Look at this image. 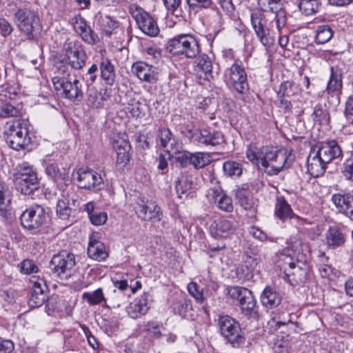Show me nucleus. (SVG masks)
I'll return each mask as SVG.
<instances>
[{"label": "nucleus", "instance_id": "f257e3e1", "mask_svg": "<svg viewBox=\"0 0 353 353\" xmlns=\"http://www.w3.org/2000/svg\"><path fill=\"white\" fill-rule=\"evenodd\" d=\"M62 52L63 57L57 58L54 64L59 74L69 75L70 68L79 70L85 66L87 55L83 46L79 41L66 40Z\"/></svg>", "mask_w": 353, "mask_h": 353}, {"label": "nucleus", "instance_id": "f03ea898", "mask_svg": "<svg viewBox=\"0 0 353 353\" xmlns=\"http://www.w3.org/2000/svg\"><path fill=\"white\" fill-rule=\"evenodd\" d=\"M6 143L13 150H25L30 143L29 123L25 119H16L7 122L4 130Z\"/></svg>", "mask_w": 353, "mask_h": 353}, {"label": "nucleus", "instance_id": "7ed1b4c3", "mask_svg": "<svg viewBox=\"0 0 353 353\" xmlns=\"http://www.w3.org/2000/svg\"><path fill=\"white\" fill-rule=\"evenodd\" d=\"M165 48L172 55H183L193 59L200 52L197 40L191 34H180L168 40Z\"/></svg>", "mask_w": 353, "mask_h": 353}, {"label": "nucleus", "instance_id": "20e7f679", "mask_svg": "<svg viewBox=\"0 0 353 353\" xmlns=\"http://www.w3.org/2000/svg\"><path fill=\"white\" fill-rule=\"evenodd\" d=\"M14 16L19 29L28 39L32 40L37 37L40 30V21L34 10L28 8H19Z\"/></svg>", "mask_w": 353, "mask_h": 353}, {"label": "nucleus", "instance_id": "39448f33", "mask_svg": "<svg viewBox=\"0 0 353 353\" xmlns=\"http://www.w3.org/2000/svg\"><path fill=\"white\" fill-rule=\"evenodd\" d=\"M14 178L17 188L23 194L29 195L39 188L37 173L27 162L19 165Z\"/></svg>", "mask_w": 353, "mask_h": 353}, {"label": "nucleus", "instance_id": "423d86ee", "mask_svg": "<svg viewBox=\"0 0 353 353\" xmlns=\"http://www.w3.org/2000/svg\"><path fill=\"white\" fill-rule=\"evenodd\" d=\"M290 241L287 249L279 256L277 261V266L283 270L285 280H289L292 269L296 270L294 256L296 255L297 259L300 258L302 245L301 240L296 237H291Z\"/></svg>", "mask_w": 353, "mask_h": 353}, {"label": "nucleus", "instance_id": "0eeeda50", "mask_svg": "<svg viewBox=\"0 0 353 353\" xmlns=\"http://www.w3.org/2000/svg\"><path fill=\"white\" fill-rule=\"evenodd\" d=\"M76 261L72 253L60 252L53 256L50 261V268L53 274L61 279H68L75 272Z\"/></svg>", "mask_w": 353, "mask_h": 353}, {"label": "nucleus", "instance_id": "6e6552de", "mask_svg": "<svg viewBox=\"0 0 353 353\" xmlns=\"http://www.w3.org/2000/svg\"><path fill=\"white\" fill-rule=\"evenodd\" d=\"M228 293L232 299L239 301L243 314L254 318L257 316L256 300L250 290L239 286H230L228 288Z\"/></svg>", "mask_w": 353, "mask_h": 353}, {"label": "nucleus", "instance_id": "1a4fd4ad", "mask_svg": "<svg viewBox=\"0 0 353 353\" xmlns=\"http://www.w3.org/2000/svg\"><path fill=\"white\" fill-rule=\"evenodd\" d=\"M219 326L221 335L234 347H239L244 343L239 323L229 316L219 319Z\"/></svg>", "mask_w": 353, "mask_h": 353}, {"label": "nucleus", "instance_id": "9d476101", "mask_svg": "<svg viewBox=\"0 0 353 353\" xmlns=\"http://www.w3.org/2000/svg\"><path fill=\"white\" fill-rule=\"evenodd\" d=\"M128 10L143 33L150 37H155L159 34L157 23L148 12L137 4L130 5Z\"/></svg>", "mask_w": 353, "mask_h": 353}, {"label": "nucleus", "instance_id": "9b49d317", "mask_svg": "<svg viewBox=\"0 0 353 353\" xmlns=\"http://www.w3.org/2000/svg\"><path fill=\"white\" fill-rule=\"evenodd\" d=\"M55 90H62L65 98L72 101H81L83 98L82 83L75 79L73 81L55 76L52 78Z\"/></svg>", "mask_w": 353, "mask_h": 353}, {"label": "nucleus", "instance_id": "f8f14e48", "mask_svg": "<svg viewBox=\"0 0 353 353\" xmlns=\"http://www.w3.org/2000/svg\"><path fill=\"white\" fill-rule=\"evenodd\" d=\"M135 213L138 218L146 221H160L163 212L156 202L139 197L136 201Z\"/></svg>", "mask_w": 353, "mask_h": 353}, {"label": "nucleus", "instance_id": "ddd939ff", "mask_svg": "<svg viewBox=\"0 0 353 353\" xmlns=\"http://www.w3.org/2000/svg\"><path fill=\"white\" fill-rule=\"evenodd\" d=\"M20 219L23 228L35 230L39 229L46 222L48 214L42 206L35 205L25 210Z\"/></svg>", "mask_w": 353, "mask_h": 353}, {"label": "nucleus", "instance_id": "4468645a", "mask_svg": "<svg viewBox=\"0 0 353 353\" xmlns=\"http://www.w3.org/2000/svg\"><path fill=\"white\" fill-rule=\"evenodd\" d=\"M288 159L286 151L273 146L266 147V174H278L288 164Z\"/></svg>", "mask_w": 353, "mask_h": 353}, {"label": "nucleus", "instance_id": "2eb2a0df", "mask_svg": "<svg viewBox=\"0 0 353 353\" xmlns=\"http://www.w3.org/2000/svg\"><path fill=\"white\" fill-rule=\"evenodd\" d=\"M77 180L81 188L97 190L101 189L103 185L101 174L91 168H80L77 170Z\"/></svg>", "mask_w": 353, "mask_h": 353}, {"label": "nucleus", "instance_id": "dca6fc26", "mask_svg": "<svg viewBox=\"0 0 353 353\" xmlns=\"http://www.w3.org/2000/svg\"><path fill=\"white\" fill-rule=\"evenodd\" d=\"M238 228V222L232 216H221L214 219L210 225V233L214 238L226 237Z\"/></svg>", "mask_w": 353, "mask_h": 353}, {"label": "nucleus", "instance_id": "f3484780", "mask_svg": "<svg viewBox=\"0 0 353 353\" xmlns=\"http://www.w3.org/2000/svg\"><path fill=\"white\" fill-rule=\"evenodd\" d=\"M32 291L29 299V305L32 307L41 306L47 299L48 286L46 280L39 276H32L30 279Z\"/></svg>", "mask_w": 353, "mask_h": 353}, {"label": "nucleus", "instance_id": "a211bd4d", "mask_svg": "<svg viewBox=\"0 0 353 353\" xmlns=\"http://www.w3.org/2000/svg\"><path fill=\"white\" fill-rule=\"evenodd\" d=\"M330 77L324 93L327 95V101L336 105L340 103V96L342 92V74L335 71L333 67L330 68Z\"/></svg>", "mask_w": 353, "mask_h": 353}, {"label": "nucleus", "instance_id": "6ab92c4d", "mask_svg": "<svg viewBox=\"0 0 353 353\" xmlns=\"http://www.w3.org/2000/svg\"><path fill=\"white\" fill-rule=\"evenodd\" d=\"M151 295L148 292H143L135 298L126 307V312L129 317L133 319L141 318L145 315L150 307Z\"/></svg>", "mask_w": 353, "mask_h": 353}, {"label": "nucleus", "instance_id": "aec40b11", "mask_svg": "<svg viewBox=\"0 0 353 353\" xmlns=\"http://www.w3.org/2000/svg\"><path fill=\"white\" fill-rule=\"evenodd\" d=\"M193 141L199 146H216L224 142L222 132L208 130H196L192 135Z\"/></svg>", "mask_w": 353, "mask_h": 353}, {"label": "nucleus", "instance_id": "412c9836", "mask_svg": "<svg viewBox=\"0 0 353 353\" xmlns=\"http://www.w3.org/2000/svg\"><path fill=\"white\" fill-rule=\"evenodd\" d=\"M228 76L232 85L239 93L243 94L248 89L246 72L238 61L231 65Z\"/></svg>", "mask_w": 353, "mask_h": 353}, {"label": "nucleus", "instance_id": "4be33fe9", "mask_svg": "<svg viewBox=\"0 0 353 353\" xmlns=\"http://www.w3.org/2000/svg\"><path fill=\"white\" fill-rule=\"evenodd\" d=\"M72 25L74 31L87 43L93 45L99 42L98 35L94 32L81 15H76L73 17Z\"/></svg>", "mask_w": 353, "mask_h": 353}, {"label": "nucleus", "instance_id": "5701e85b", "mask_svg": "<svg viewBox=\"0 0 353 353\" xmlns=\"http://www.w3.org/2000/svg\"><path fill=\"white\" fill-rule=\"evenodd\" d=\"M313 148H316V152L327 163L342 156L341 148L335 140L322 142Z\"/></svg>", "mask_w": 353, "mask_h": 353}, {"label": "nucleus", "instance_id": "b1692460", "mask_svg": "<svg viewBox=\"0 0 353 353\" xmlns=\"http://www.w3.org/2000/svg\"><path fill=\"white\" fill-rule=\"evenodd\" d=\"M268 9H266L267 20L270 23L275 21L276 28L280 29L286 23V12L282 8L281 0H266Z\"/></svg>", "mask_w": 353, "mask_h": 353}, {"label": "nucleus", "instance_id": "393cba45", "mask_svg": "<svg viewBox=\"0 0 353 353\" xmlns=\"http://www.w3.org/2000/svg\"><path fill=\"white\" fill-rule=\"evenodd\" d=\"M74 196L73 191H67L61 194L56 208L57 214L60 219L66 220L71 215L72 207L76 206L77 199Z\"/></svg>", "mask_w": 353, "mask_h": 353}, {"label": "nucleus", "instance_id": "a878e982", "mask_svg": "<svg viewBox=\"0 0 353 353\" xmlns=\"http://www.w3.org/2000/svg\"><path fill=\"white\" fill-rule=\"evenodd\" d=\"M132 72L141 81L154 83L157 81L155 68L143 61H137L132 65Z\"/></svg>", "mask_w": 353, "mask_h": 353}, {"label": "nucleus", "instance_id": "bb28decb", "mask_svg": "<svg viewBox=\"0 0 353 353\" xmlns=\"http://www.w3.org/2000/svg\"><path fill=\"white\" fill-rule=\"evenodd\" d=\"M307 171L313 177L322 176L326 170L327 162L316 151V148H312L307 157Z\"/></svg>", "mask_w": 353, "mask_h": 353}, {"label": "nucleus", "instance_id": "cd10ccee", "mask_svg": "<svg viewBox=\"0 0 353 353\" xmlns=\"http://www.w3.org/2000/svg\"><path fill=\"white\" fill-rule=\"evenodd\" d=\"M246 157L258 169L265 168L264 146L256 143L249 145L246 150Z\"/></svg>", "mask_w": 353, "mask_h": 353}, {"label": "nucleus", "instance_id": "c85d7f7f", "mask_svg": "<svg viewBox=\"0 0 353 353\" xmlns=\"http://www.w3.org/2000/svg\"><path fill=\"white\" fill-rule=\"evenodd\" d=\"M101 79L108 85H113L116 80V71L111 60L107 57H101L99 62Z\"/></svg>", "mask_w": 353, "mask_h": 353}, {"label": "nucleus", "instance_id": "c756f323", "mask_svg": "<svg viewBox=\"0 0 353 353\" xmlns=\"http://www.w3.org/2000/svg\"><path fill=\"white\" fill-rule=\"evenodd\" d=\"M172 312L183 319H191L193 317V308L192 301L186 298H182L173 303Z\"/></svg>", "mask_w": 353, "mask_h": 353}, {"label": "nucleus", "instance_id": "7c9ffc66", "mask_svg": "<svg viewBox=\"0 0 353 353\" xmlns=\"http://www.w3.org/2000/svg\"><path fill=\"white\" fill-rule=\"evenodd\" d=\"M161 145L167 153H170L173 149L180 146L181 143L176 141L172 136L168 128H161L158 134Z\"/></svg>", "mask_w": 353, "mask_h": 353}, {"label": "nucleus", "instance_id": "2f4dec72", "mask_svg": "<svg viewBox=\"0 0 353 353\" xmlns=\"http://www.w3.org/2000/svg\"><path fill=\"white\" fill-rule=\"evenodd\" d=\"M113 147L117 152V163L126 165L130 161L129 151L131 146L129 142L124 139L117 140Z\"/></svg>", "mask_w": 353, "mask_h": 353}, {"label": "nucleus", "instance_id": "473e14b6", "mask_svg": "<svg viewBox=\"0 0 353 353\" xmlns=\"http://www.w3.org/2000/svg\"><path fill=\"white\" fill-rule=\"evenodd\" d=\"M88 256L96 261H103L108 257L104 244L96 239H90L88 247Z\"/></svg>", "mask_w": 353, "mask_h": 353}, {"label": "nucleus", "instance_id": "72a5a7b5", "mask_svg": "<svg viewBox=\"0 0 353 353\" xmlns=\"http://www.w3.org/2000/svg\"><path fill=\"white\" fill-rule=\"evenodd\" d=\"M264 12L263 10H256L252 14L251 21L252 27L256 32V36L263 45H265L263 41L265 38V19Z\"/></svg>", "mask_w": 353, "mask_h": 353}, {"label": "nucleus", "instance_id": "f704fd0d", "mask_svg": "<svg viewBox=\"0 0 353 353\" xmlns=\"http://www.w3.org/2000/svg\"><path fill=\"white\" fill-rule=\"evenodd\" d=\"M195 70L203 73V79L210 81L212 76L211 59L205 54L200 55L195 61Z\"/></svg>", "mask_w": 353, "mask_h": 353}, {"label": "nucleus", "instance_id": "c9c22d12", "mask_svg": "<svg viewBox=\"0 0 353 353\" xmlns=\"http://www.w3.org/2000/svg\"><path fill=\"white\" fill-rule=\"evenodd\" d=\"M326 244L332 248L342 246L345 243V236L338 227H330L325 234Z\"/></svg>", "mask_w": 353, "mask_h": 353}, {"label": "nucleus", "instance_id": "e433bc0d", "mask_svg": "<svg viewBox=\"0 0 353 353\" xmlns=\"http://www.w3.org/2000/svg\"><path fill=\"white\" fill-rule=\"evenodd\" d=\"M46 173L58 185H61L64 184L67 185L70 182L68 176L61 173L57 165L55 163L48 164L46 168Z\"/></svg>", "mask_w": 353, "mask_h": 353}, {"label": "nucleus", "instance_id": "4c0bfd02", "mask_svg": "<svg viewBox=\"0 0 353 353\" xmlns=\"http://www.w3.org/2000/svg\"><path fill=\"white\" fill-rule=\"evenodd\" d=\"M292 214V210L284 197H278L275 206L276 216L284 221L288 219H290Z\"/></svg>", "mask_w": 353, "mask_h": 353}, {"label": "nucleus", "instance_id": "58836bf2", "mask_svg": "<svg viewBox=\"0 0 353 353\" xmlns=\"http://www.w3.org/2000/svg\"><path fill=\"white\" fill-rule=\"evenodd\" d=\"M97 25L100 30L105 33L106 35H111L112 31L118 27V22L109 16H103L98 14L96 17Z\"/></svg>", "mask_w": 353, "mask_h": 353}, {"label": "nucleus", "instance_id": "ea45409f", "mask_svg": "<svg viewBox=\"0 0 353 353\" xmlns=\"http://www.w3.org/2000/svg\"><path fill=\"white\" fill-rule=\"evenodd\" d=\"M353 200V195L350 194H334L332 201L338 211L344 214L349 205Z\"/></svg>", "mask_w": 353, "mask_h": 353}, {"label": "nucleus", "instance_id": "a19ab883", "mask_svg": "<svg viewBox=\"0 0 353 353\" xmlns=\"http://www.w3.org/2000/svg\"><path fill=\"white\" fill-rule=\"evenodd\" d=\"M306 261L305 256L301 254L300 258L296 260V270L292 269L290 270V275L296 276V281L302 282L305 279L307 273Z\"/></svg>", "mask_w": 353, "mask_h": 353}, {"label": "nucleus", "instance_id": "79ce46f5", "mask_svg": "<svg viewBox=\"0 0 353 353\" xmlns=\"http://www.w3.org/2000/svg\"><path fill=\"white\" fill-rule=\"evenodd\" d=\"M82 299L90 305L106 303L107 299L105 297L102 288H99L93 292H86L82 295Z\"/></svg>", "mask_w": 353, "mask_h": 353}, {"label": "nucleus", "instance_id": "37998d69", "mask_svg": "<svg viewBox=\"0 0 353 353\" xmlns=\"http://www.w3.org/2000/svg\"><path fill=\"white\" fill-rule=\"evenodd\" d=\"M181 143L180 146L173 149V151L168 153L169 157H172L176 163H179L181 167H186L190 164L191 153L187 151H181Z\"/></svg>", "mask_w": 353, "mask_h": 353}, {"label": "nucleus", "instance_id": "c03bdc74", "mask_svg": "<svg viewBox=\"0 0 353 353\" xmlns=\"http://www.w3.org/2000/svg\"><path fill=\"white\" fill-rule=\"evenodd\" d=\"M333 37V31L330 26L321 25L316 30L315 41L317 44H324Z\"/></svg>", "mask_w": 353, "mask_h": 353}, {"label": "nucleus", "instance_id": "a18cd8bd", "mask_svg": "<svg viewBox=\"0 0 353 353\" xmlns=\"http://www.w3.org/2000/svg\"><path fill=\"white\" fill-rule=\"evenodd\" d=\"M10 196L7 185L0 181V214L2 216L6 215V212L10 203Z\"/></svg>", "mask_w": 353, "mask_h": 353}, {"label": "nucleus", "instance_id": "49530a36", "mask_svg": "<svg viewBox=\"0 0 353 353\" xmlns=\"http://www.w3.org/2000/svg\"><path fill=\"white\" fill-rule=\"evenodd\" d=\"M193 181L190 175L181 174L176 182L175 188L179 194H185L192 188Z\"/></svg>", "mask_w": 353, "mask_h": 353}, {"label": "nucleus", "instance_id": "de8ad7c7", "mask_svg": "<svg viewBox=\"0 0 353 353\" xmlns=\"http://www.w3.org/2000/svg\"><path fill=\"white\" fill-rule=\"evenodd\" d=\"M299 9L305 15H312L318 12L321 6L320 0L299 1Z\"/></svg>", "mask_w": 353, "mask_h": 353}, {"label": "nucleus", "instance_id": "09e8293b", "mask_svg": "<svg viewBox=\"0 0 353 353\" xmlns=\"http://www.w3.org/2000/svg\"><path fill=\"white\" fill-rule=\"evenodd\" d=\"M312 118L314 122L319 124H327L330 121V114L328 111L324 108L321 104L315 105L312 113Z\"/></svg>", "mask_w": 353, "mask_h": 353}, {"label": "nucleus", "instance_id": "8fccbe9b", "mask_svg": "<svg viewBox=\"0 0 353 353\" xmlns=\"http://www.w3.org/2000/svg\"><path fill=\"white\" fill-rule=\"evenodd\" d=\"M228 195L223 190L219 185L210 188L208 191V196L213 201L218 208L223 201V199Z\"/></svg>", "mask_w": 353, "mask_h": 353}, {"label": "nucleus", "instance_id": "3c124183", "mask_svg": "<svg viewBox=\"0 0 353 353\" xmlns=\"http://www.w3.org/2000/svg\"><path fill=\"white\" fill-rule=\"evenodd\" d=\"M236 199L245 210H250L252 208L250 193L248 190L244 188L238 189L236 192Z\"/></svg>", "mask_w": 353, "mask_h": 353}, {"label": "nucleus", "instance_id": "603ef678", "mask_svg": "<svg viewBox=\"0 0 353 353\" xmlns=\"http://www.w3.org/2000/svg\"><path fill=\"white\" fill-rule=\"evenodd\" d=\"M299 88L292 81H285L281 84L278 94L281 97H290L298 94Z\"/></svg>", "mask_w": 353, "mask_h": 353}, {"label": "nucleus", "instance_id": "864d4df0", "mask_svg": "<svg viewBox=\"0 0 353 353\" xmlns=\"http://www.w3.org/2000/svg\"><path fill=\"white\" fill-rule=\"evenodd\" d=\"M190 164L196 168H202L210 163V156L204 152L191 153Z\"/></svg>", "mask_w": 353, "mask_h": 353}, {"label": "nucleus", "instance_id": "5fc2aeb1", "mask_svg": "<svg viewBox=\"0 0 353 353\" xmlns=\"http://www.w3.org/2000/svg\"><path fill=\"white\" fill-rule=\"evenodd\" d=\"M186 3L190 12H198L203 9H210L214 5L212 0H186Z\"/></svg>", "mask_w": 353, "mask_h": 353}, {"label": "nucleus", "instance_id": "6e6d98bb", "mask_svg": "<svg viewBox=\"0 0 353 353\" xmlns=\"http://www.w3.org/2000/svg\"><path fill=\"white\" fill-rule=\"evenodd\" d=\"M223 169L225 174L229 176H239L242 174V168L240 164L232 161H228L223 163Z\"/></svg>", "mask_w": 353, "mask_h": 353}, {"label": "nucleus", "instance_id": "4d7b16f0", "mask_svg": "<svg viewBox=\"0 0 353 353\" xmlns=\"http://www.w3.org/2000/svg\"><path fill=\"white\" fill-rule=\"evenodd\" d=\"M281 301L279 294L271 288H266V308L277 307Z\"/></svg>", "mask_w": 353, "mask_h": 353}, {"label": "nucleus", "instance_id": "13d9d810", "mask_svg": "<svg viewBox=\"0 0 353 353\" xmlns=\"http://www.w3.org/2000/svg\"><path fill=\"white\" fill-rule=\"evenodd\" d=\"M21 115V110L10 103H6L1 107L0 117L3 118L17 117Z\"/></svg>", "mask_w": 353, "mask_h": 353}, {"label": "nucleus", "instance_id": "bf43d9fd", "mask_svg": "<svg viewBox=\"0 0 353 353\" xmlns=\"http://www.w3.org/2000/svg\"><path fill=\"white\" fill-rule=\"evenodd\" d=\"M188 290L190 294L194 298L196 302L202 303L205 301L203 290L200 289L199 285L195 282H191L188 285Z\"/></svg>", "mask_w": 353, "mask_h": 353}, {"label": "nucleus", "instance_id": "052dcab7", "mask_svg": "<svg viewBox=\"0 0 353 353\" xmlns=\"http://www.w3.org/2000/svg\"><path fill=\"white\" fill-rule=\"evenodd\" d=\"M238 278L243 281H249L253 276L252 269L246 264L239 265L236 269Z\"/></svg>", "mask_w": 353, "mask_h": 353}, {"label": "nucleus", "instance_id": "680f3d73", "mask_svg": "<svg viewBox=\"0 0 353 353\" xmlns=\"http://www.w3.org/2000/svg\"><path fill=\"white\" fill-rule=\"evenodd\" d=\"M18 267L21 273L29 274L31 273L37 272L38 268L32 260H24L23 262L18 265Z\"/></svg>", "mask_w": 353, "mask_h": 353}, {"label": "nucleus", "instance_id": "e2e57ef3", "mask_svg": "<svg viewBox=\"0 0 353 353\" xmlns=\"http://www.w3.org/2000/svg\"><path fill=\"white\" fill-rule=\"evenodd\" d=\"M127 110L133 117H141L143 114V105L140 101H134L128 104Z\"/></svg>", "mask_w": 353, "mask_h": 353}, {"label": "nucleus", "instance_id": "0e129e2a", "mask_svg": "<svg viewBox=\"0 0 353 353\" xmlns=\"http://www.w3.org/2000/svg\"><path fill=\"white\" fill-rule=\"evenodd\" d=\"M123 299V292L114 290L112 294L107 299V301L109 300L111 307L118 308L121 305Z\"/></svg>", "mask_w": 353, "mask_h": 353}, {"label": "nucleus", "instance_id": "69168bd1", "mask_svg": "<svg viewBox=\"0 0 353 353\" xmlns=\"http://www.w3.org/2000/svg\"><path fill=\"white\" fill-rule=\"evenodd\" d=\"M89 219L93 225H101L107 221L108 215L105 212L97 210L94 213L90 214Z\"/></svg>", "mask_w": 353, "mask_h": 353}, {"label": "nucleus", "instance_id": "338daca9", "mask_svg": "<svg viewBox=\"0 0 353 353\" xmlns=\"http://www.w3.org/2000/svg\"><path fill=\"white\" fill-rule=\"evenodd\" d=\"M269 332L273 334L279 328L285 327V323L281 321L280 316L276 314L272 316L267 323Z\"/></svg>", "mask_w": 353, "mask_h": 353}, {"label": "nucleus", "instance_id": "774afa93", "mask_svg": "<svg viewBox=\"0 0 353 353\" xmlns=\"http://www.w3.org/2000/svg\"><path fill=\"white\" fill-rule=\"evenodd\" d=\"M343 114L347 122L353 119V94L347 97L345 103Z\"/></svg>", "mask_w": 353, "mask_h": 353}]
</instances>
